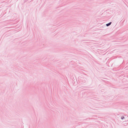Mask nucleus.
Segmentation results:
<instances>
[{
	"label": "nucleus",
	"instance_id": "nucleus-1",
	"mask_svg": "<svg viewBox=\"0 0 128 128\" xmlns=\"http://www.w3.org/2000/svg\"><path fill=\"white\" fill-rule=\"evenodd\" d=\"M111 23H112V22H110L109 23L106 24V26H110L111 24Z\"/></svg>",
	"mask_w": 128,
	"mask_h": 128
},
{
	"label": "nucleus",
	"instance_id": "nucleus-2",
	"mask_svg": "<svg viewBox=\"0 0 128 128\" xmlns=\"http://www.w3.org/2000/svg\"><path fill=\"white\" fill-rule=\"evenodd\" d=\"M124 116H122L121 117V119L122 120H123L124 118Z\"/></svg>",
	"mask_w": 128,
	"mask_h": 128
}]
</instances>
